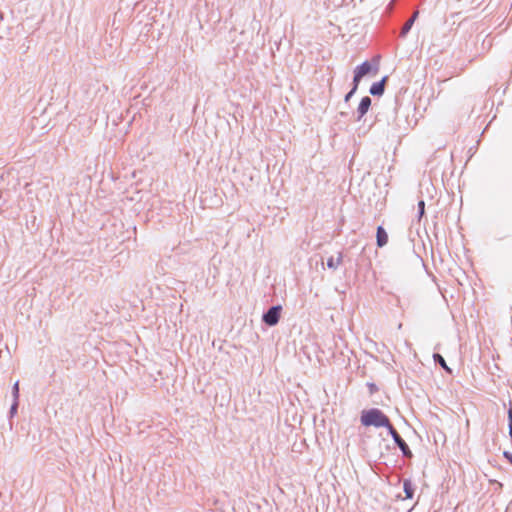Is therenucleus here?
Wrapping results in <instances>:
<instances>
[{
    "instance_id": "obj_1",
    "label": "nucleus",
    "mask_w": 512,
    "mask_h": 512,
    "mask_svg": "<svg viewBox=\"0 0 512 512\" xmlns=\"http://www.w3.org/2000/svg\"><path fill=\"white\" fill-rule=\"evenodd\" d=\"M360 421L362 425L367 427H385L388 430L391 426H393L388 416L378 408L363 410L361 413Z\"/></svg>"
},
{
    "instance_id": "obj_2",
    "label": "nucleus",
    "mask_w": 512,
    "mask_h": 512,
    "mask_svg": "<svg viewBox=\"0 0 512 512\" xmlns=\"http://www.w3.org/2000/svg\"><path fill=\"white\" fill-rule=\"evenodd\" d=\"M281 311V305L271 306L266 312L263 313L262 321L270 327L275 326L280 320Z\"/></svg>"
},
{
    "instance_id": "obj_3",
    "label": "nucleus",
    "mask_w": 512,
    "mask_h": 512,
    "mask_svg": "<svg viewBox=\"0 0 512 512\" xmlns=\"http://www.w3.org/2000/svg\"><path fill=\"white\" fill-rule=\"evenodd\" d=\"M388 432L389 434L391 435V437L393 438L395 444L398 446V448L401 450L402 452V455L404 457H408V458H411L412 457V452L409 448V446L407 445V443L402 439V437L399 435V433L396 431V429L391 426L389 429H388Z\"/></svg>"
},
{
    "instance_id": "obj_4",
    "label": "nucleus",
    "mask_w": 512,
    "mask_h": 512,
    "mask_svg": "<svg viewBox=\"0 0 512 512\" xmlns=\"http://www.w3.org/2000/svg\"><path fill=\"white\" fill-rule=\"evenodd\" d=\"M371 98L368 96H365L361 99L358 108H357V120L360 121L364 115L368 112L370 106H371Z\"/></svg>"
},
{
    "instance_id": "obj_5",
    "label": "nucleus",
    "mask_w": 512,
    "mask_h": 512,
    "mask_svg": "<svg viewBox=\"0 0 512 512\" xmlns=\"http://www.w3.org/2000/svg\"><path fill=\"white\" fill-rule=\"evenodd\" d=\"M388 77L384 76L380 81L375 82L371 85L369 92L373 96H382L385 91V83Z\"/></svg>"
},
{
    "instance_id": "obj_6",
    "label": "nucleus",
    "mask_w": 512,
    "mask_h": 512,
    "mask_svg": "<svg viewBox=\"0 0 512 512\" xmlns=\"http://www.w3.org/2000/svg\"><path fill=\"white\" fill-rule=\"evenodd\" d=\"M419 12L415 11L412 16L404 23L400 31V37L404 38L411 30L414 22L418 18Z\"/></svg>"
},
{
    "instance_id": "obj_7",
    "label": "nucleus",
    "mask_w": 512,
    "mask_h": 512,
    "mask_svg": "<svg viewBox=\"0 0 512 512\" xmlns=\"http://www.w3.org/2000/svg\"><path fill=\"white\" fill-rule=\"evenodd\" d=\"M388 242V234L382 226L377 227L376 231V243L378 247H383Z\"/></svg>"
},
{
    "instance_id": "obj_8",
    "label": "nucleus",
    "mask_w": 512,
    "mask_h": 512,
    "mask_svg": "<svg viewBox=\"0 0 512 512\" xmlns=\"http://www.w3.org/2000/svg\"><path fill=\"white\" fill-rule=\"evenodd\" d=\"M371 71V64L368 61H364L362 64L356 67L354 73L360 77H364Z\"/></svg>"
},
{
    "instance_id": "obj_9",
    "label": "nucleus",
    "mask_w": 512,
    "mask_h": 512,
    "mask_svg": "<svg viewBox=\"0 0 512 512\" xmlns=\"http://www.w3.org/2000/svg\"><path fill=\"white\" fill-rule=\"evenodd\" d=\"M403 490L407 499H412L414 495V486L409 479L403 481Z\"/></svg>"
},
{
    "instance_id": "obj_10",
    "label": "nucleus",
    "mask_w": 512,
    "mask_h": 512,
    "mask_svg": "<svg viewBox=\"0 0 512 512\" xmlns=\"http://www.w3.org/2000/svg\"><path fill=\"white\" fill-rule=\"evenodd\" d=\"M342 260H343V254L341 252H339L338 257L336 259L332 256L330 258H328L327 267L335 270L342 263Z\"/></svg>"
},
{
    "instance_id": "obj_11",
    "label": "nucleus",
    "mask_w": 512,
    "mask_h": 512,
    "mask_svg": "<svg viewBox=\"0 0 512 512\" xmlns=\"http://www.w3.org/2000/svg\"><path fill=\"white\" fill-rule=\"evenodd\" d=\"M433 359H434L435 363H438L445 371L451 373V369L446 364V361L442 355H440L438 353H434Z\"/></svg>"
},
{
    "instance_id": "obj_12",
    "label": "nucleus",
    "mask_w": 512,
    "mask_h": 512,
    "mask_svg": "<svg viewBox=\"0 0 512 512\" xmlns=\"http://www.w3.org/2000/svg\"><path fill=\"white\" fill-rule=\"evenodd\" d=\"M13 400L19 401V381H16L12 387Z\"/></svg>"
},
{
    "instance_id": "obj_13",
    "label": "nucleus",
    "mask_w": 512,
    "mask_h": 512,
    "mask_svg": "<svg viewBox=\"0 0 512 512\" xmlns=\"http://www.w3.org/2000/svg\"><path fill=\"white\" fill-rule=\"evenodd\" d=\"M425 213V202L420 200L418 202V218L420 219Z\"/></svg>"
},
{
    "instance_id": "obj_14",
    "label": "nucleus",
    "mask_w": 512,
    "mask_h": 512,
    "mask_svg": "<svg viewBox=\"0 0 512 512\" xmlns=\"http://www.w3.org/2000/svg\"><path fill=\"white\" fill-rule=\"evenodd\" d=\"M18 405H19V401L13 400V403H12V405L10 407V411H9L10 417H13L17 413Z\"/></svg>"
},
{
    "instance_id": "obj_15",
    "label": "nucleus",
    "mask_w": 512,
    "mask_h": 512,
    "mask_svg": "<svg viewBox=\"0 0 512 512\" xmlns=\"http://www.w3.org/2000/svg\"><path fill=\"white\" fill-rule=\"evenodd\" d=\"M361 79H362V77H360L356 73H354L353 87H352L354 89V91H357Z\"/></svg>"
},
{
    "instance_id": "obj_16",
    "label": "nucleus",
    "mask_w": 512,
    "mask_h": 512,
    "mask_svg": "<svg viewBox=\"0 0 512 512\" xmlns=\"http://www.w3.org/2000/svg\"><path fill=\"white\" fill-rule=\"evenodd\" d=\"M356 93V91H354V89L352 88L344 97V100L345 102H348L352 96Z\"/></svg>"
},
{
    "instance_id": "obj_17",
    "label": "nucleus",
    "mask_w": 512,
    "mask_h": 512,
    "mask_svg": "<svg viewBox=\"0 0 512 512\" xmlns=\"http://www.w3.org/2000/svg\"><path fill=\"white\" fill-rule=\"evenodd\" d=\"M508 418H509V433L512 435V409L508 411Z\"/></svg>"
},
{
    "instance_id": "obj_18",
    "label": "nucleus",
    "mask_w": 512,
    "mask_h": 512,
    "mask_svg": "<svg viewBox=\"0 0 512 512\" xmlns=\"http://www.w3.org/2000/svg\"><path fill=\"white\" fill-rule=\"evenodd\" d=\"M504 456L512 464V453L504 452Z\"/></svg>"
}]
</instances>
